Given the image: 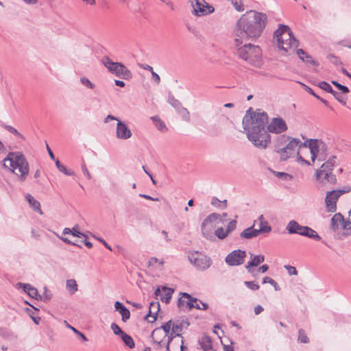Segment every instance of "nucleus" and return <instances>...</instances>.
<instances>
[{
  "mask_svg": "<svg viewBox=\"0 0 351 351\" xmlns=\"http://www.w3.org/2000/svg\"><path fill=\"white\" fill-rule=\"evenodd\" d=\"M158 328L162 329L165 336L169 337L170 333L171 332L172 320L168 321L167 322L165 323L160 327Z\"/></svg>",
  "mask_w": 351,
  "mask_h": 351,
  "instance_id": "nucleus-36",
  "label": "nucleus"
},
{
  "mask_svg": "<svg viewBox=\"0 0 351 351\" xmlns=\"http://www.w3.org/2000/svg\"><path fill=\"white\" fill-rule=\"evenodd\" d=\"M258 224V228L257 229L258 233H269L271 231V227L268 224L263 215L259 216L256 221L254 222V226Z\"/></svg>",
  "mask_w": 351,
  "mask_h": 351,
  "instance_id": "nucleus-22",
  "label": "nucleus"
},
{
  "mask_svg": "<svg viewBox=\"0 0 351 351\" xmlns=\"http://www.w3.org/2000/svg\"><path fill=\"white\" fill-rule=\"evenodd\" d=\"M350 191L351 188L347 186L343 190H332L328 191L325 198L326 210L328 212L335 213L337 210V202L339 197Z\"/></svg>",
  "mask_w": 351,
  "mask_h": 351,
  "instance_id": "nucleus-11",
  "label": "nucleus"
},
{
  "mask_svg": "<svg viewBox=\"0 0 351 351\" xmlns=\"http://www.w3.org/2000/svg\"><path fill=\"white\" fill-rule=\"evenodd\" d=\"M189 3L193 8L191 12L195 16H206L215 11L213 6L205 0H189Z\"/></svg>",
  "mask_w": 351,
  "mask_h": 351,
  "instance_id": "nucleus-10",
  "label": "nucleus"
},
{
  "mask_svg": "<svg viewBox=\"0 0 351 351\" xmlns=\"http://www.w3.org/2000/svg\"><path fill=\"white\" fill-rule=\"evenodd\" d=\"M222 204H223V208H226L227 207V201L226 200L221 202L217 197H213V199L211 200V204L215 207H220Z\"/></svg>",
  "mask_w": 351,
  "mask_h": 351,
  "instance_id": "nucleus-44",
  "label": "nucleus"
},
{
  "mask_svg": "<svg viewBox=\"0 0 351 351\" xmlns=\"http://www.w3.org/2000/svg\"><path fill=\"white\" fill-rule=\"evenodd\" d=\"M5 128L8 131H9L10 132H11V133L14 134V135H16V136H19V137H20V138H23V135H22L21 133H19V132L17 131V130H16V129H15L14 127L10 126V125H6V126L5 127Z\"/></svg>",
  "mask_w": 351,
  "mask_h": 351,
  "instance_id": "nucleus-53",
  "label": "nucleus"
},
{
  "mask_svg": "<svg viewBox=\"0 0 351 351\" xmlns=\"http://www.w3.org/2000/svg\"><path fill=\"white\" fill-rule=\"evenodd\" d=\"M327 58L333 64H339V63H341L339 59L332 54H329Z\"/></svg>",
  "mask_w": 351,
  "mask_h": 351,
  "instance_id": "nucleus-57",
  "label": "nucleus"
},
{
  "mask_svg": "<svg viewBox=\"0 0 351 351\" xmlns=\"http://www.w3.org/2000/svg\"><path fill=\"white\" fill-rule=\"evenodd\" d=\"M269 283L272 286H277V283L275 282L274 280L271 278L270 277H264L263 279V284Z\"/></svg>",
  "mask_w": 351,
  "mask_h": 351,
  "instance_id": "nucleus-58",
  "label": "nucleus"
},
{
  "mask_svg": "<svg viewBox=\"0 0 351 351\" xmlns=\"http://www.w3.org/2000/svg\"><path fill=\"white\" fill-rule=\"evenodd\" d=\"M298 341L304 343L309 342V339L303 329H300L298 331Z\"/></svg>",
  "mask_w": 351,
  "mask_h": 351,
  "instance_id": "nucleus-42",
  "label": "nucleus"
},
{
  "mask_svg": "<svg viewBox=\"0 0 351 351\" xmlns=\"http://www.w3.org/2000/svg\"><path fill=\"white\" fill-rule=\"evenodd\" d=\"M237 47V53L241 59L255 67H261L263 64L262 50L258 45L249 43Z\"/></svg>",
  "mask_w": 351,
  "mask_h": 351,
  "instance_id": "nucleus-6",
  "label": "nucleus"
},
{
  "mask_svg": "<svg viewBox=\"0 0 351 351\" xmlns=\"http://www.w3.org/2000/svg\"><path fill=\"white\" fill-rule=\"evenodd\" d=\"M307 147L309 148L311 154V160L314 162L316 159L319 161H324L326 158V145L317 139H310L306 141Z\"/></svg>",
  "mask_w": 351,
  "mask_h": 351,
  "instance_id": "nucleus-9",
  "label": "nucleus"
},
{
  "mask_svg": "<svg viewBox=\"0 0 351 351\" xmlns=\"http://www.w3.org/2000/svg\"><path fill=\"white\" fill-rule=\"evenodd\" d=\"M116 137L122 141L130 139L132 136V132L128 125L123 121L119 120L116 127Z\"/></svg>",
  "mask_w": 351,
  "mask_h": 351,
  "instance_id": "nucleus-16",
  "label": "nucleus"
},
{
  "mask_svg": "<svg viewBox=\"0 0 351 351\" xmlns=\"http://www.w3.org/2000/svg\"><path fill=\"white\" fill-rule=\"evenodd\" d=\"M259 234L257 229L254 228V225L250 228H247L245 229L241 233V237L250 239H252L254 237H257Z\"/></svg>",
  "mask_w": 351,
  "mask_h": 351,
  "instance_id": "nucleus-27",
  "label": "nucleus"
},
{
  "mask_svg": "<svg viewBox=\"0 0 351 351\" xmlns=\"http://www.w3.org/2000/svg\"><path fill=\"white\" fill-rule=\"evenodd\" d=\"M268 122L266 112H254L247 110L243 119V126L248 140L258 149H266L271 143L269 133L280 134L288 129L285 121L281 117L272 118Z\"/></svg>",
  "mask_w": 351,
  "mask_h": 351,
  "instance_id": "nucleus-1",
  "label": "nucleus"
},
{
  "mask_svg": "<svg viewBox=\"0 0 351 351\" xmlns=\"http://www.w3.org/2000/svg\"><path fill=\"white\" fill-rule=\"evenodd\" d=\"M101 63L108 71L117 77L124 80H129L132 77V72L121 62H114L108 56H104Z\"/></svg>",
  "mask_w": 351,
  "mask_h": 351,
  "instance_id": "nucleus-7",
  "label": "nucleus"
},
{
  "mask_svg": "<svg viewBox=\"0 0 351 351\" xmlns=\"http://www.w3.org/2000/svg\"><path fill=\"white\" fill-rule=\"evenodd\" d=\"M176 111L181 116L183 120L187 122L190 121V113L186 108L181 106Z\"/></svg>",
  "mask_w": 351,
  "mask_h": 351,
  "instance_id": "nucleus-33",
  "label": "nucleus"
},
{
  "mask_svg": "<svg viewBox=\"0 0 351 351\" xmlns=\"http://www.w3.org/2000/svg\"><path fill=\"white\" fill-rule=\"evenodd\" d=\"M345 219L341 213H336L331 219V226L334 230L338 229L339 226L342 227Z\"/></svg>",
  "mask_w": 351,
  "mask_h": 351,
  "instance_id": "nucleus-28",
  "label": "nucleus"
},
{
  "mask_svg": "<svg viewBox=\"0 0 351 351\" xmlns=\"http://www.w3.org/2000/svg\"><path fill=\"white\" fill-rule=\"evenodd\" d=\"M38 297L40 298V299L41 300H43L44 302H47L49 301L51 298V294L49 293H48V290L45 287V291H44V293H43L42 295H39L38 294Z\"/></svg>",
  "mask_w": 351,
  "mask_h": 351,
  "instance_id": "nucleus-51",
  "label": "nucleus"
},
{
  "mask_svg": "<svg viewBox=\"0 0 351 351\" xmlns=\"http://www.w3.org/2000/svg\"><path fill=\"white\" fill-rule=\"evenodd\" d=\"M275 175L276 177L283 180H291L293 179L291 175L285 172H275Z\"/></svg>",
  "mask_w": 351,
  "mask_h": 351,
  "instance_id": "nucleus-45",
  "label": "nucleus"
},
{
  "mask_svg": "<svg viewBox=\"0 0 351 351\" xmlns=\"http://www.w3.org/2000/svg\"><path fill=\"white\" fill-rule=\"evenodd\" d=\"M4 168L18 176L19 180L23 182L29 173V164L25 156L19 152H10L2 161Z\"/></svg>",
  "mask_w": 351,
  "mask_h": 351,
  "instance_id": "nucleus-4",
  "label": "nucleus"
},
{
  "mask_svg": "<svg viewBox=\"0 0 351 351\" xmlns=\"http://www.w3.org/2000/svg\"><path fill=\"white\" fill-rule=\"evenodd\" d=\"M173 291L174 290L171 288L163 287L162 291L159 288H158L155 291V295L157 297H160V299L162 302L167 304L169 302Z\"/></svg>",
  "mask_w": 351,
  "mask_h": 351,
  "instance_id": "nucleus-19",
  "label": "nucleus"
},
{
  "mask_svg": "<svg viewBox=\"0 0 351 351\" xmlns=\"http://www.w3.org/2000/svg\"><path fill=\"white\" fill-rule=\"evenodd\" d=\"M302 86L304 87V89L308 92L309 94L313 95L315 97H316L317 99H320V97L318 96L317 95H316L314 91L313 90L312 88H311L310 87H308V86L305 85V84H302Z\"/></svg>",
  "mask_w": 351,
  "mask_h": 351,
  "instance_id": "nucleus-60",
  "label": "nucleus"
},
{
  "mask_svg": "<svg viewBox=\"0 0 351 351\" xmlns=\"http://www.w3.org/2000/svg\"><path fill=\"white\" fill-rule=\"evenodd\" d=\"M245 285L252 291H256L259 289V285L253 281H245Z\"/></svg>",
  "mask_w": 351,
  "mask_h": 351,
  "instance_id": "nucleus-49",
  "label": "nucleus"
},
{
  "mask_svg": "<svg viewBox=\"0 0 351 351\" xmlns=\"http://www.w3.org/2000/svg\"><path fill=\"white\" fill-rule=\"evenodd\" d=\"M26 199L34 210L38 211L40 214H43L40 203L34 197L27 194Z\"/></svg>",
  "mask_w": 351,
  "mask_h": 351,
  "instance_id": "nucleus-29",
  "label": "nucleus"
},
{
  "mask_svg": "<svg viewBox=\"0 0 351 351\" xmlns=\"http://www.w3.org/2000/svg\"><path fill=\"white\" fill-rule=\"evenodd\" d=\"M167 351H184L186 347L184 346V341L182 335H176L169 336L167 341L163 343Z\"/></svg>",
  "mask_w": 351,
  "mask_h": 351,
  "instance_id": "nucleus-14",
  "label": "nucleus"
},
{
  "mask_svg": "<svg viewBox=\"0 0 351 351\" xmlns=\"http://www.w3.org/2000/svg\"><path fill=\"white\" fill-rule=\"evenodd\" d=\"M267 23L266 14L250 10L237 20L234 29V45L239 47L244 40H257L263 34Z\"/></svg>",
  "mask_w": 351,
  "mask_h": 351,
  "instance_id": "nucleus-2",
  "label": "nucleus"
},
{
  "mask_svg": "<svg viewBox=\"0 0 351 351\" xmlns=\"http://www.w3.org/2000/svg\"><path fill=\"white\" fill-rule=\"evenodd\" d=\"M78 285L77 284V282L74 279H69L66 280V288L68 292L73 295L74 294L78 289Z\"/></svg>",
  "mask_w": 351,
  "mask_h": 351,
  "instance_id": "nucleus-30",
  "label": "nucleus"
},
{
  "mask_svg": "<svg viewBox=\"0 0 351 351\" xmlns=\"http://www.w3.org/2000/svg\"><path fill=\"white\" fill-rule=\"evenodd\" d=\"M285 268L287 269V272L289 273V275H297L298 274V271L297 269H295V267L293 266H291V265H285Z\"/></svg>",
  "mask_w": 351,
  "mask_h": 351,
  "instance_id": "nucleus-55",
  "label": "nucleus"
},
{
  "mask_svg": "<svg viewBox=\"0 0 351 351\" xmlns=\"http://www.w3.org/2000/svg\"><path fill=\"white\" fill-rule=\"evenodd\" d=\"M160 310L159 302H151L149 313L145 316V319L150 323H154L156 320L157 313Z\"/></svg>",
  "mask_w": 351,
  "mask_h": 351,
  "instance_id": "nucleus-23",
  "label": "nucleus"
},
{
  "mask_svg": "<svg viewBox=\"0 0 351 351\" xmlns=\"http://www.w3.org/2000/svg\"><path fill=\"white\" fill-rule=\"evenodd\" d=\"M342 228L343 230V234L346 236H349L351 234V221H346L343 222L342 226Z\"/></svg>",
  "mask_w": 351,
  "mask_h": 351,
  "instance_id": "nucleus-41",
  "label": "nucleus"
},
{
  "mask_svg": "<svg viewBox=\"0 0 351 351\" xmlns=\"http://www.w3.org/2000/svg\"><path fill=\"white\" fill-rule=\"evenodd\" d=\"M332 84L334 86H335L343 93H349V88L347 86L341 84L338 82H337V81H332Z\"/></svg>",
  "mask_w": 351,
  "mask_h": 351,
  "instance_id": "nucleus-47",
  "label": "nucleus"
},
{
  "mask_svg": "<svg viewBox=\"0 0 351 351\" xmlns=\"http://www.w3.org/2000/svg\"><path fill=\"white\" fill-rule=\"evenodd\" d=\"M332 95L335 97V98L339 102H340L341 104H342L344 106L346 104V101L343 99V97H341V95L339 93H337V91L334 90L332 92Z\"/></svg>",
  "mask_w": 351,
  "mask_h": 351,
  "instance_id": "nucleus-54",
  "label": "nucleus"
},
{
  "mask_svg": "<svg viewBox=\"0 0 351 351\" xmlns=\"http://www.w3.org/2000/svg\"><path fill=\"white\" fill-rule=\"evenodd\" d=\"M306 58H302V60L304 62H306L307 64H313V65H315V66H317L319 64L313 59V58L310 56V55H308L306 56H305Z\"/></svg>",
  "mask_w": 351,
  "mask_h": 351,
  "instance_id": "nucleus-52",
  "label": "nucleus"
},
{
  "mask_svg": "<svg viewBox=\"0 0 351 351\" xmlns=\"http://www.w3.org/2000/svg\"><path fill=\"white\" fill-rule=\"evenodd\" d=\"M119 120L120 119L118 117L111 114H108L104 118V122L105 123H108L110 121H117V123Z\"/></svg>",
  "mask_w": 351,
  "mask_h": 351,
  "instance_id": "nucleus-59",
  "label": "nucleus"
},
{
  "mask_svg": "<svg viewBox=\"0 0 351 351\" xmlns=\"http://www.w3.org/2000/svg\"><path fill=\"white\" fill-rule=\"evenodd\" d=\"M274 152H276L280 160L285 161L292 157L295 153L298 156L299 160L310 165V162L305 161L302 156L299 155L298 150L307 147V142L302 143L300 139L282 134L276 137L274 141Z\"/></svg>",
  "mask_w": 351,
  "mask_h": 351,
  "instance_id": "nucleus-3",
  "label": "nucleus"
},
{
  "mask_svg": "<svg viewBox=\"0 0 351 351\" xmlns=\"http://www.w3.org/2000/svg\"><path fill=\"white\" fill-rule=\"evenodd\" d=\"M218 218H220L219 214L212 213L202 222L201 226L202 232L206 238L211 239L213 237V231L219 224Z\"/></svg>",
  "mask_w": 351,
  "mask_h": 351,
  "instance_id": "nucleus-12",
  "label": "nucleus"
},
{
  "mask_svg": "<svg viewBox=\"0 0 351 351\" xmlns=\"http://www.w3.org/2000/svg\"><path fill=\"white\" fill-rule=\"evenodd\" d=\"M199 344L204 351H214L212 339L208 335H204L202 336L199 340Z\"/></svg>",
  "mask_w": 351,
  "mask_h": 351,
  "instance_id": "nucleus-26",
  "label": "nucleus"
},
{
  "mask_svg": "<svg viewBox=\"0 0 351 351\" xmlns=\"http://www.w3.org/2000/svg\"><path fill=\"white\" fill-rule=\"evenodd\" d=\"M111 329L112 330L113 332L116 335H120L121 337L124 334L125 332L121 330V328L115 323H112L111 324Z\"/></svg>",
  "mask_w": 351,
  "mask_h": 351,
  "instance_id": "nucleus-46",
  "label": "nucleus"
},
{
  "mask_svg": "<svg viewBox=\"0 0 351 351\" xmlns=\"http://www.w3.org/2000/svg\"><path fill=\"white\" fill-rule=\"evenodd\" d=\"M306 226H301L295 220H291L286 226V230L290 234H298L304 236Z\"/></svg>",
  "mask_w": 351,
  "mask_h": 351,
  "instance_id": "nucleus-18",
  "label": "nucleus"
},
{
  "mask_svg": "<svg viewBox=\"0 0 351 351\" xmlns=\"http://www.w3.org/2000/svg\"><path fill=\"white\" fill-rule=\"evenodd\" d=\"M337 163L336 156H331L330 158L324 163L319 170H317L316 176L317 179L321 180L322 182L326 181L330 184L336 182V177L332 173V171Z\"/></svg>",
  "mask_w": 351,
  "mask_h": 351,
  "instance_id": "nucleus-8",
  "label": "nucleus"
},
{
  "mask_svg": "<svg viewBox=\"0 0 351 351\" xmlns=\"http://www.w3.org/2000/svg\"><path fill=\"white\" fill-rule=\"evenodd\" d=\"M152 119L156 126V128L162 132L167 131V128L165 123L158 117H152Z\"/></svg>",
  "mask_w": 351,
  "mask_h": 351,
  "instance_id": "nucleus-31",
  "label": "nucleus"
},
{
  "mask_svg": "<svg viewBox=\"0 0 351 351\" xmlns=\"http://www.w3.org/2000/svg\"><path fill=\"white\" fill-rule=\"evenodd\" d=\"M80 82L82 85L86 87L88 89H94L95 88V84L91 82L87 77H82L80 78Z\"/></svg>",
  "mask_w": 351,
  "mask_h": 351,
  "instance_id": "nucleus-39",
  "label": "nucleus"
},
{
  "mask_svg": "<svg viewBox=\"0 0 351 351\" xmlns=\"http://www.w3.org/2000/svg\"><path fill=\"white\" fill-rule=\"evenodd\" d=\"M182 297L178 299V306L180 308H193V302H197V299L193 298L187 293H181Z\"/></svg>",
  "mask_w": 351,
  "mask_h": 351,
  "instance_id": "nucleus-17",
  "label": "nucleus"
},
{
  "mask_svg": "<svg viewBox=\"0 0 351 351\" xmlns=\"http://www.w3.org/2000/svg\"><path fill=\"white\" fill-rule=\"evenodd\" d=\"M188 258L191 263L199 270H206L211 265V260L209 257L199 254L197 252L190 253Z\"/></svg>",
  "mask_w": 351,
  "mask_h": 351,
  "instance_id": "nucleus-13",
  "label": "nucleus"
},
{
  "mask_svg": "<svg viewBox=\"0 0 351 351\" xmlns=\"http://www.w3.org/2000/svg\"><path fill=\"white\" fill-rule=\"evenodd\" d=\"M182 330V324L181 323H173L172 322V328H171V332L170 333L169 336H174L176 335H181L180 332Z\"/></svg>",
  "mask_w": 351,
  "mask_h": 351,
  "instance_id": "nucleus-35",
  "label": "nucleus"
},
{
  "mask_svg": "<svg viewBox=\"0 0 351 351\" xmlns=\"http://www.w3.org/2000/svg\"><path fill=\"white\" fill-rule=\"evenodd\" d=\"M152 80L157 84H158L160 82V76L155 72H152Z\"/></svg>",
  "mask_w": 351,
  "mask_h": 351,
  "instance_id": "nucleus-63",
  "label": "nucleus"
},
{
  "mask_svg": "<svg viewBox=\"0 0 351 351\" xmlns=\"http://www.w3.org/2000/svg\"><path fill=\"white\" fill-rule=\"evenodd\" d=\"M114 308L121 315L122 320L124 322L130 319V311L121 302L117 301L114 303Z\"/></svg>",
  "mask_w": 351,
  "mask_h": 351,
  "instance_id": "nucleus-25",
  "label": "nucleus"
},
{
  "mask_svg": "<svg viewBox=\"0 0 351 351\" xmlns=\"http://www.w3.org/2000/svg\"><path fill=\"white\" fill-rule=\"evenodd\" d=\"M229 233L228 232V231L226 230H224L223 228H218L215 231V234L216 235V237H217L219 239H225L228 234Z\"/></svg>",
  "mask_w": 351,
  "mask_h": 351,
  "instance_id": "nucleus-40",
  "label": "nucleus"
},
{
  "mask_svg": "<svg viewBox=\"0 0 351 351\" xmlns=\"http://www.w3.org/2000/svg\"><path fill=\"white\" fill-rule=\"evenodd\" d=\"M251 261L247 263L245 266V269L249 273H252V267H257L261 263L265 261V256L263 255H254L250 253Z\"/></svg>",
  "mask_w": 351,
  "mask_h": 351,
  "instance_id": "nucleus-20",
  "label": "nucleus"
},
{
  "mask_svg": "<svg viewBox=\"0 0 351 351\" xmlns=\"http://www.w3.org/2000/svg\"><path fill=\"white\" fill-rule=\"evenodd\" d=\"M151 337L154 341V343L158 346V347L163 346L164 338L166 337L162 329L156 328H155L151 335Z\"/></svg>",
  "mask_w": 351,
  "mask_h": 351,
  "instance_id": "nucleus-21",
  "label": "nucleus"
},
{
  "mask_svg": "<svg viewBox=\"0 0 351 351\" xmlns=\"http://www.w3.org/2000/svg\"><path fill=\"white\" fill-rule=\"evenodd\" d=\"M231 3L237 12L245 10V6L242 0H231Z\"/></svg>",
  "mask_w": 351,
  "mask_h": 351,
  "instance_id": "nucleus-37",
  "label": "nucleus"
},
{
  "mask_svg": "<svg viewBox=\"0 0 351 351\" xmlns=\"http://www.w3.org/2000/svg\"><path fill=\"white\" fill-rule=\"evenodd\" d=\"M149 263V265H154L157 263H158L160 265H163V261H159L157 258H155V257L151 258Z\"/></svg>",
  "mask_w": 351,
  "mask_h": 351,
  "instance_id": "nucleus-64",
  "label": "nucleus"
},
{
  "mask_svg": "<svg viewBox=\"0 0 351 351\" xmlns=\"http://www.w3.org/2000/svg\"><path fill=\"white\" fill-rule=\"evenodd\" d=\"M73 232H72V235L73 236H75V237H87L86 234H84V233L82 232H80L79 231V226L77 225H75L73 229L71 230Z\"/></svg>",
  "mask_w": 351,
  "mask_h": 351,
  "instance_id": "nucleus-50",
  "label": "nucleus"
},
{
  "mask_svg": "<svg viewBox=\"0 0 351 351\" xmlns=\"http://www.w3.org/2000/svg\"><path fill=\"white\" fill-rule=\"evenodd\" d=\"M123 341L125 343V344L128 346L130 348H134L135 346L134 341H133L132 338L125 332L123 334V335L121 337Z\"/></svg>",
  "mask_w": 351,
  "mask_h": 351,
  "instance_id": "nucleus-34",
  "label": "nucleus"
},
{
  "mask_svg": "<svg viewBox=\"0 0 351 351\" xmlns=\"http://www.w3.org/2000/svg\"><path fill=\"white\" fill-rule=\"evenodd\" d=\"M17 287L22 288L23 290L28 294L31 298L38 299V290L30 285L29 284H25L22 282H19L16 285Z\"/></svg>",
  "mask_w": 351,
  "mask_h": 351,
  "instance_id": "nucleus-24",
  "label": "nucleus"
},
{
  "mask_svg": "<svg viewBox=\"0 0 351 351\" xmlns=\"http://www.w3.org/2000/svg\"><path fill=\"white\" fill-rule=\"evenodd\" d=\"M246 252L244 250H236L231 252L226 257L225 261L230 266H237L244 263Z\"/></svg>",
  "mask_w": 351,
  "mask_h": 351,
  "instance_id": "nucleus-15",
  "label": "nucleus"
},
{
  "mask_svg": "<svg viewBox=\"0 0 351 351\" xmlns=\"http://www.w3.org/2000/svg\"><path fill=\"white\" fill-rule=\"evenodd\" d=\"M274 36L276 39L278 47L286 53L295 49L299 45L289 27L285 25L280 24L274 32Z\"/></svg>",
  "mask_w": 351,
  "mask_h": 351,
  "instance_id": "nucleus-5",
  "label": "nucleus"
},
{
  "mask_svg": "<svg viewBox=\"0 0 351 351\" xmlns=\"http://www.w3.org/2000/svg\"><path fill=\"white\" fill-rule=\"evenodd\" d=\"M169 103L177 110L182 105L180 102L173 97H169Z\"/></svg>",
  "mask_w": 351,
  "mask_h": 351,
  "instance_id": "nucleus-48",
  "label": "nucleus"
},
{
  "mask_svg": "<svg viewBox=\"0 0 351 351\" xmlns=\"http://www.w3.org/2000/svg\"><path fill=\"white\" fill-rule=\"evenodd\" d=\"M296 53L298 56V57L302 60V58H306L305 56H308V54L306 53L303 49H298L296 51Z\"/></svg>",
  "mask_w": 351,
  "mask_h": 351,
  "instance_id": "nucleus-62",
  "label": "nucleus"
},
{
  "mask_svg": "<svg viewBox=\"0 0 351 351\" xmlns=\"http://www.w3.org/2000/svg\"><path fill=\"white\" fill-rule=\"evenodd\" d=\"M216 121L220 122L223 119H227L226 117L223 113L221 108H219L215 110V117H214Z\"/></svg>",
  "mask_w": 351,
  "mask_h": 351,
  "instance_id": "nucleus-43",
  "label": "nucleus"
},
{
  "mask_svg": "<svg viewBox=\"0 0 351 351\" xmlns=\"http://www.w3.org/2000/svg\"><path fill=\"white\" fill-rule=\"evenodd\" d=\"M236 226H237V221L232 220L228 223L226 230L228 231V233H230L236 228Z\"/></svg>",
  "mask_w": 351,
  "mask_h": 351,
  "instance_id": "nucleus-56",
  "label": "nucleus"
},
{
  "mask_svg": "<svg viewBox=\"0 0 351 351\" xmlns=\"http://www.w3.org/2000/svg\"><path fill=\"white\" fill-rule=\"evenodd\" d=\"M317 86L322 90H325L327 93H332L334 90L332 89V86L327 83L326 82H320L318 83Z\"/></svg>",
  "mask_w": 351,
  "mask_h": 351,
  "instance_id": "nucleus-38",
  "label": "nucleus"
},
{
  "mask_svg": "<svg viewBox=\"0 0 351 351\" xmlns=\"http://www.w3.org/2000/svg\"><path fill=\"white\" fill-rule=\"evenodd\" d=\"M58 170L66 176H71L73 174V172L68 171L66 167L63 165H62V166L58 169Z\"/></svg>",
  "mask_w": 351,
  "mask_h": 351,
  "instance_id": "nucleus-61",
  "label": "nucleus"
},
{
  "mask_svg": "<svg viewBox=\"0 0 351 351\" xmlns=\"http://www.w3.org/2000/svg\"><path fill=\"white\" fill-rule=\"evenodd\" d=\"M304 233V237H308L315 241H319L321 239V237L317 234V232L315 230L312 229L308 226H306V231Z\"/></svg>",
  "mask_w": 351,
  "mask_h": 351,
  "instance_id": "nucleus-32",
  "label": "nucleus"
}]
</instances>
